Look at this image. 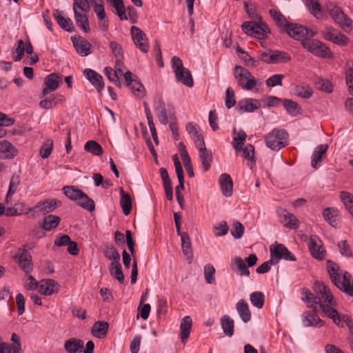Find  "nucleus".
<instances>
[{"mask_svg": "<svg viewBox=\"0 0 353 353\" xmlns=\"http://www.w3.org/2000/svg\"><path fill=\"white\" fill-rule=\"evenodd\" d=\"M314 290L316 294L317 307H319L325 316L336 323L339 322L338 312L334 308L336 302L330 290L324 283L316 281L314 285Z\"/></svg>", "mask_w": 353, "mask_h": 353, "instance_id": "obj_1", "label": "nucleus"}, {"mask_svg": "<svg viewBox=\"0 0 353 353\" xmlns=\"http://www.w3.org/2000/svg\"><path fill=\"white\" fill-rule=\"evenodd\" d=\"M328 272L332 283L341 290L353 296V279L347 272H339L335 263L330 264Z\"/></svg>", "mask_w": 353, "mask_h": 353, "instance_id": "obj_2", "label": "nucleus"}, {"mask_svg": "<svg viewBox=\"0 0 353 353\" xmlns=\"http://www.w3.org/2000/svg\"><path fill=\"white\" fill-rule=\"evenodd\" d=\"M326 10L330 17L337 23L345 32H350L353 26L352 19L339 8L333 3L326 4Z\"/></svg>", "mask_w": 353, "mask_h": 353, "instance_id": "obj_3", "label": "nucleus"}, {"mask_svg": "<svg viewBox=\"0 0 353 353\" xmlns=\"http://www.w3.org/2000/svg\"><path fill=\"white\" fill-rule=\"evenodd\" d=\"M288 134L283 129L274 128L265 137L266 145L273 150H279L288 145Z\"/></svg>", "mask_w": 353, "mask_h": 353, "instance_id": "obj_4", "label": "nucleus"}, {"mask_svg": "<svg viewBox=\"0 0 353 353\" xmlns=\"http://www.w3.org/2000/svg\"><path fill=\"white\" fill-rule=\"evenodd\" d=\"M171 63L176 80L185 86L192 88L194 85L192 74L188 68L183 67L181 59L174 56L172 58Z\"/></svg>", "mask_w": 353, "mask_h": 353, "instance_id": "obj_5", "label": "nucleus"}, {"mask_svg": "<svg viewBox=\"0 0 353 353\" xmlns=\"http://www.w3.org/2000/svg\"><path fill=\"white\" fill-rule=\"evenodd\" d=\"M234 76L238 85L244 90H250L256 85V81L252 74L241 66L234 67Z\"/></svg>", "mask_w": 353, "mask_h": 353, "instance_id": "obj_6", "label": "nucleus"}, {"mask_svg": "<svg viewBox=\"0 0 353 353\" xmlns=\"http://www.w3.org/2000/svg\"><path fill=\"white\" fill-rule=\"evenodd\" d=\"M302 46L313 54L322 58L329 57L330 49L321 41L316 39H305Z\"/></svg>", "mask_w": 353, "mask_h": 353, "instance_id": "obj_7", "label": "nucleus"}, {"mask_svg": "<svg viewBox=\"0 0 353 353\" xmlns=\"http://www.w3.org/2000/svg\"><path fill=\"white\" fill-rule=\"evenodd\" d=\"M130 32L135 46L141 52L144 53L147 52L149 50V44L144 32L137 26H132Z\"/></svg>", "mask_w": 353, "mask_h": 353, "instance_id": "obj_8", "label": "nucleus"}, {"mask_svg": "<svg viewBox=\"0 0 353 353\" xmlns=\"http://www.w3.org/2000/svg\"><path fill=\"white\" fill-rule=\"evenodd\" d=\"M308 249L311 255L316 259L323 260L325 256V250L321 240L316 235H312L308 242Z\"/></svg>", "mask_w": 353, "mask_h": 353, "instance_id": "obj_9", "label": "nucleus"}, {"mask_svg": "<svg viewBox=\"0 0 353 353\" xmlns=\"http://www.w3.org/2000/svg\"><path fill=\"white\" fill-rule=\"evenodd\" d=\"M44 83L46 88L43 90V96L57 90L62 83V77L57 73L50 74L45 78Z\"/></svg>", "mask_w": 353, "mask_h": 353, "instance_id": "obj_10", "label": "nucleus"}, {"mask_svg": "<svg viewBox=\"0 0 353 353\" xmlns=\"http://www.w3.org/2000/svg\"><path fill=\"white\" fill-rule=\"evenodd\" d=\"M72 41L76 51L81 56L85 57L91 53L92 45L86 39L78 36L72 37Z\"/></svg>", "mask_w": 353, "mask_h": 353, "instance_id": "obj_11", "label": "nucleus"}, {"mask_svg": "<svg viewBox=\"0 0 353 353\" xmlns=\"http://www.w3.org/2000/svg\"><path fill=\"white\" fill-rule=\"evenodd\" d=\"M278 214L282 219V223L285 227L290 229H297L299 227L300 222L297 218L285 209L280 208L278 210Z\"/></svg>", "mask_w": 353, "mask_h": 353, "instance_id": "obj_12", "label": "nucleus"}, {"mask_svg": "<svg viewBox=\"0 0 353 353\" xmlns=\"http://www.w3.org/2000/svg\"><path fill=\"white\" fill-rule=\"evenodd\" d=\"M59 289V284L54 279H43L39 282V290L41 294L50 296L57 292Z\"/></svg>", "mask_w": 353, "mask_h": 353, "instance_id": "obj_13", "label": "nucleus"}, {"mask_svg": "<svg viewBox=\"0 0 353 353\" xmlns=\"http://www.w3.org/2000/svg\"><path fill=\"white\" fill-rule=\"evenodd\" d=\"M285 31L293 39L301 40L305 37L308 31L307 28L303 26L289 23L286 26Z\"/></svg>", "mask_w": 353, "mask_h": 353, "instance_id": "obj_14", "label": "nucleus"}, {"mask_svg": "<svg viewBox=\"0 0 353 353\" xmlns=\"http://www.w3.org/2000/svg\"><path fill=\"white\" fill-rule=\"evenodd\" d=\"M18 154L17 149L8 141H0V159H12Z\"/></svg>", "mask_w": 353, "mask_h": 353, "instance_id": "obj_15", "label": "nucleus"}, {"mask_svg": "<svg viewBox=\"0 0 353 353\" xmlns=\"http://www.w3.org/2000/svg\"><path fill=\"white\" fill-rule=\"evenodd\" d=\"M219 184L222 194L226 196H231L233 192V182L228 174H222L219 177Z\"/></svg>", "mask_w": 353, "mask_h": 353, "instance_id": "obj_16", "label": "nucleus"}, {"mask_svg": "<svg viewBox=\"0 0 353 353\" xmlns=\"http://www.w3.org/2000/svg\"><path fill=\"white\" fill-rule=\"evenodd\" d=\"M53 16L61 28L69 32H72L74 30L72 21L70 18L65 17L62 11H60L59 10H54L53 12Z\"/></svg>", "mask_w": 353, "mask_h": 353, "instance_id": "obj_17", "label": "nucleus"}, {"mask_svg": "<svg viewBox=\"0 0 353 353\" xmlns=\"http://www.w3.org/2000/svg\"><path fill=\"white\" fill-rule=\"evenodd\" d=\"M261 103L259 100L249 98L239 101L237 108L241 112H252L259 109Z\"/></svg>", "mask_w": 353, "mask_h": 353, "instance_id": "obj_18", "label": "nucleus"}, {"mask_svg": "<svg viewBox=\"0 0 353 353\" xmlns=\"http://www.w3.org/2000/svg\"><path fill=\"white\" fill-rule=\"evenodd\" d=\"M181 239V246L183 253L188 261V263H191L193 259V253L191 247V242L189 235L187 232H183L181 234H179Z\"/></svg>", "mask_w": 353, "mask_h": 353, "instance_id": "obj_19", "label": "nucleus"}, {"mask_svg": "<svg viewBox=\"0 0 353 353\" xmlns=\"http://www.w3.org/2000/svg\"><path fill=\"white\" fill-rule=\"evenodd\" d=\"M83 73L85 77L97 89L101 90L104 88L103 77L101 74L91 69H85Z\"/></svg>", "mask_w": 353, "mask_h": 353, "instance_id": "obj_20", "label": "nucleus"}, {"mask_svg": "<svg viewBox=\"0 0 353 353\" xmlns=\"http://www.w3.org/2000/svg\"><path fill=\"white\" fill-rule=\"evenodd\" d=\"M192 321L190 316H184L180 323V335L181 342L184 344L188 339L192 329Z\"/></svg>", "mask_w": 353, "mask_h": 353, "instance_id": "obj_21", "label": "nucleus"}, {"mask_svg": "<svg viewBox=\"0 0 353 353\" xmlns=\"http://www.w3.org/2000/svg\"><path fill=\"white\" fill-rule=\"evenodd\" d=\"M236 310L243 323H246L251 319V312L244 299L239 300L236 304Z\"/></svg>", "mask_w": 353, "mask_h": 353, "instance_id": "obj_22", "label": "nucleus"}, {"mask_svg": "<svg viewBox=\"0 0 353 353\" xmlns=\"http://www.w3.org/2000/svg\"><path fill=\"white\" fill-rule=\"evenodd\" d=\"M302 301H304L309 308H311L314 312L317 311V301L316 294H312L306 288H303L301 290Z\"/></svg>", "mask_w": 353, "mask_h": 353, "instance_id": "obj_23", "label": "nucleus"}, {"mask_svg": "<svg viewBox=\"0 0 353 353\" xmlns=\"http://www.w3.org/2000/svg\"><path fill=\"white\" fill-rule=\"evenodd\" d=\"M154 110L159 122L163 125H166L168 123L167 111L165 103L161 98H159L155 102Z\"/></svg>", "mask_w": 353, "mask_h": 353, "instance_id": "obj_24", "label": "nucleus"}, {"mask_svg": "<svg viewBox=\"0 0 353 353\" xmlns=\"http://www.w3.org/2000/svg\"><path fill=\"white\" fill-rule=\"evenodd\" d=\"M328 148L327 144L319 145L314 150L312 155L311 165L314 168H316L318 163L321 161L323 156L325 154Z\"/></svg>", "mask_w": 353, "mask_h": 353, "instance_id": "obj_25", "label": "nucleus"}, {"mask_svg": "<svg viewBox=\"0 0 353 353\" xmlns=\"http://www.w3.org/2000/svg\"><path fill=\"white\" fill-rule=\"evenodd\" d=\"M83 341L77 339H70L65 342L64 347L68 353H78L82 352Z\"/></svg>", "mask_w": 353, "mask_h": 353, "instance_id": "obj_26", "label": "nucleus"}, {"mask_svg": "<svg viewBox=\"0 0 353 353\" xmlns=\"http://www.w3.org/2000/svg\"><path fill=\"white\" fill-rule=\"evenodd\" d=\"M109 325L105 321H97L92 327V333L98 339L104 338L108 332Z\"/></svg>", "mask_w": 353, "mask_h": 353, "instance_id": "obj_27", "label": "nucleus"}, {"mask_svg": "<svg viewBox=\"0 0 353 353\" xmlns=\"http://www.w3.org/2000/svg\"><path fill=\"white\" fill-rule=\"evenodd\" d=\"M19 265L26 274L32 270V256L26 250H23L19 254Z\"/></svg>", "mask_w": 353, "mask_h": 353, "instance_id": "obj_28", "label": "nucleus"}, {"mask_svg": "<svg viewBox=\"0 0 353 353\" xmlns=\"http://www.w3.org/2000/svg\"><path fill=\"white\" fill-rule=\"evenodd\" d=\"M305 4L310 13L317 19H323L321 6L318 0H306Z\"/></svg>", "mask_w": 353, "mask_h": 353, "instance_id": "obj_29", "label": "nucleus"}, {"mask_svg": "<svg viewBox=\"0 0 353 353\" xmlns=\"http://www.w3.org/2000/svg\"><path fill=\"white\" fill-rule=\"evenodd\" d=\"M283 248H286V247L283 244L278 243L277 242L271 245L270 248V257L274 261V264L278 263L282 259V256H283Z\"/></svg>", "mask_w": 353, "mask_h": 353, "instance_id": "obj_30", "label": "nucleus"}, {"mask_svg": "<svg viewBox=\"0 0 353 353\" xmlns=\"http://www.w3.org/2000/svg\"><path fill=\"white\" fill-rule=\"evenodd\" d=\"M323 216L331 225L334 226L338 223L339 210L334 208H326L323 210Z\"/></svg>", "mask_w": 353, "mask_h": 353, "instance_id": "obj_31", "label": "nucleus"}, {"mask_svg": "<svg viewBox=\"0 0 353 353\" xmlns=\"http://www.w3.org/2000/svg\"><path fill=\"white\" fill-rule=\"evenodd\" d=\"M221 325L226 336L231 337L234 334V323L228 315H223L221 318Z\"/></svg>", "mask_w": 353, "mask_h": 353, "instance_id": "obj_32", "label": "nucleus"}, {"mask_svg": "<svg viewBox=\"0 0 353 353\" xmlns=\"http://www.w3.org/2000/svg\"><path fill=\"white\" fill-rule=\"evenodd\" d=\"M120 205L125 215H128L132 210V200L128 193H125L123 188L120 190Z\"/></svg>", "mask_w": 353, "mask_h": 353, "instance_id": "obj_33", "label": "nucleus"}, {"mask_svg": "<svg viewBox=\"0 0 353 353\" xmlns=\"http://www.w3.org/2000/svg\"><path fill=\"white\" fill-rule=\"evenodd\" d=\"M232 266L236 268L237 273L241 276H250V271L245 265V261L241 257L236 256L232 261Z\"/></svg>", "mask_w": 353, "mask_h": 353, "instance_id": "obj_34", "label": "nucleus"}, {"mask_svg": "<svg viewBox=\"0 0 353 353\" xmlns=\"http://www.w3.org/2000/svg\"><path fill=\"white\" fill-rule=\"evenodd\" d=\"M81 194L77 201V204L89 212L94 211L95 208L94 201L83 192H81Z\"/></svg>", "mask_w": 353, "mask_h": 353, "instance_id": "obj_35", "label": "nucleus"}, {"mask_svg": "<svg viewBox=\"0 0 353 353\" xmlns=\"http://www.w3.org/2000/svg\"><path fill=\"white\" fill-rule=\"evenodd\" d=\"M64 100L62 95H57L50 97L48 99H45L39 102V106L44 109H52L55 107L58 103H61Z\"/></svg>", "mask_w": 353, "mask_h": 353, "instance_id": "obj_36", "label": "nucleus"}, {"mask_svg": "<svg viewBox=\"0 0 353 353\" xmlns=\"http://www.w3.org/2000/svg\"><path fill=\"white\" fill-rule=\"evenodd\" d=\"M57 206V201L55 199H49L46 200L41 203H39L34 207V208L38 209L40 212L45 214L54 210Z\"/></svg>", "mask_w": 353, "mask_h": 353, "instance_id": "obj_37", "label": "nucleus"}, {"mask_svg": "<svg viewBox=\"0 0 353 353\" xmlns=\"http://www.w3.org/2000/svg\"><path fill=\"white\" fill-rule=\"evenodd\" d=\"M77 25L84 32L90 31L89 21L85 14L79 13L77 10L74 11Z\"/></svg>", "mask_w": 353, "mask_h": 353, "instance_id": "obj_38", "label": "nucleus"}, {"mask_svg": "<svg viewBox=\"0 0 353 353\" xmlns=\"http://www.w3.org/2000/svg\"><path fill=\"white\" fill-rule=\"evenodd\" d=\"M60 221V218L57 216L48 215L43 219L42 228L43 230L49 231L55 228L59 225Z\"/></svg>", "mask_w": 353, "mask_h": 353, "instance_id": "obj_39", "label": "nucleus"}, {"mask_svg": "<svg viewBox=\"0 0 353 353\" xmlns=\"http://www.w3.org/2000/svg\"><path fill=\"white\" fill-rule=\"evenodd\" d=\"M84 149L96 156H101L103 154L102 147L93 140L87 141L84 145Z\"/></svg>", "mask_w": 353, "mask_h": 353, "instance_id": "obj_40", "label": "nucleus"}, {"mask_svg": "<svg viewBox=\"0 0 353 353\" xmlns=\"http://www.w3.org/2000/svg\"><path fill=\"white\" fill-rule=\"evenodd\" d=\"M233 138V147L236 151H241L242 146L244 144V141L246 139V134L243 130H239L238 132H234Z\"/></svg>", "mask_w": 353, "mask_h": 353, "instance_id": "obj_41", "label": "nucleus"}, {"mask_svg": "<svg viewBox=\"0 0 353 353\" xmlns=\"http://www.w3.org/2000/svg\"><path fill=\"white\" fill-rule=\"evenodd\" d=\"M63 194L70 200L77 201L81 190L75 186H65L62 189Z\"/></svg>", "mask_w": 353, "mask_h": 353, "instance_id": "obj_42", "label": "nucleus"}, {"mask_svg": "<svg viewBox=\"0 0 353 353\" xmlns=\"http://www.w3.org/2000/svg\"><path fill=\"white\" fill-rule=\"evenodd\" d=\"M199 156L201 161L204 171H208L210 168L211 163L212 161V155L211 152L206 150L199 152Z\"/></svg>", "mask_w": 353, "mask_h": 353, "instance_id": "obj_43", "label": "nucleus"}, {"mask_svg": "<svg viewBox=\"0 0 353 353\" xmlns=\"http://www.w3.org/2000/svg\"><path fill=\"white\" fill-rule=\"evenodd\" d=\"M128 87L132 91L134 94L143 97L145 94V90L141 83L137 79H134L132 82L128 85Z\"/></svg>", "mask_w": 353, "mask_h": 353, "instance_id": "obj_44", "label": "nucleus"}, {"mask_svg": "<svg viewBox=\"0 0 353 353\" xmlns=\"http://www.w3.org/2000/svg\"><path fill=\"white\" fill-rule=\"evenodd\" d=\"M340 197L345 208L353 217V195L347 192H342Z\"/></svg>", "mask_w": 353, "mask_h": 353, "instance_id": "obj_45", "label": "nucleus"}, {"mask_svg": "<svg viewBox=\"0 0 353 353\" xmlns=\"http://www.w3.org/2000/svg\"><path fill=\"white\" fill-rule=\"evenodd\" d=\"M250 300L251 303L257 308H262L264 305V295L261 292H254L250 294Z\"/></svg>", "mask_w": 353, "mask_h": 353, "instance_id": "obj_46", "label": "nucleus"}, {"mask_svg": "<svg viewBox=\"0 0 353 353\" xmlns=\"http://www.w3.org/2000/svg\"><path fill=\"white\" fill-rule=\"evenodd\" d=\"M269 13L279 27L284 28V30L286 28V26L289 23L287 22L286 19L280 12L274 9H270Z\"/></svg>", "mask_w": 353, "mask_h": 353, "instance_id": "obj_47", "label": "nucleus"}, {"mask_svg": "<svg viewBox=\"0 0 353 353\" xmlns=\"http://www.w3.org/2000/svg\"><path fill=\"white\" fill-rule=\"evenodd\" d=\"M306 326L321 327L324 325L323 321L317 316L316 313L307 314L304 318Z\"/></svg>", "mask_w": 353, "mask_h": 353, "instance_id": "obj_48", "label": "nucleus"}, {"mask_svg": "<svg viewBox=\"0 0 353 353\" xmlns=\"http://www.w3.org/2000/svg\"><path fill=\"white\" fill-rule=\"evenodd\" d=\"M294 93L301 98L309 99L312 97L313 92L307 85H301L295 88Z\"/></svg>", "mask_w": 353, "mask_h": 353, "instance_id": "obj_49", "label": "nucleus"}, {"mask_svg": "<svg viewBox=\"0 0 353 353\" xmlns=\"http://www.w3.org/2000/svg\"><path fill=\"white\" fill-rule=\"evenodd\" d=\"M290 57L282 51H274L270 54V64L286 62L290 60Z\"/></svg>", "mask_w": 353, "mask_h": 353, "instance_id": "obj_50", "label": "nucleus"}, {"mask_svg": "<svg viewBox=\"0 0 353 353\" xmlns=\"http://www.w3.org/2000/svg\"><path fill=\"white\" fill-rule=\"evenodd\" d=\"M318 89L321 91L330 93L332 92V83L327 79L323 78H318L316 81Z\"/></svg>", "mask_w": 353, "mask_h": 353, "instance_id": "obj_51", "label": "nucleus"}, {"mask_svg": "<svg viewBox=\"0 0 353 353\" xmlns=\"http://www.w3.org/2000/svg\"><path fill=\"white\" fill-rule=\"evenodd\" d=\"M215 273V269L211 264H207L204 267V276L205 281L209 284L214 283L215 280L214 274Z\"/></svg>", "mask_w": 353, "mask_h": 353, "instance_id": "obj_52", "label": "nucleus"}, {"mask_svg": "<svg viewBox=\"0 0 353 353\" xmlns=\"http://www.w3.org/2000/svg\"><path fill=\"white\" fill-rule=\"evenodd\" d=\"M104 255L110 261L121 259L119 253L117 252L116 248L112 245L106 246V248L104 251Z\"/></svg>", "mask_w": 353, "mask_h": 353, "instance_id": "obj_53", "label": "nucleus"}, {"mask_svg": "<svg viewBox=\"0 0 353 353\" xmlns=\"http://www.w3.org/2000/svg\"><path fill=\"white\" fill-rule=\"evenodd\" d=\"M338 248L341 254L345 257H351L352 253L350 245L347 241H341L338 243Z\"/></svg>", "mask_w": 353, "mask_h": 353, "instance_id": "obj_54", "label": "nucleus"}, {"mask_svg": "<svg viewBox=\"0 0 353 353\" xmlns=\"http://www.w3.org/2000/svg\"><path fill=\"white\" fill-rule=\"evenodd\" d=\"M244 232V227L239 221H234L231 230V234L235 239H240Z\"/></svg>", "mask_w": 353, "mask_h": 353, "instance_id": "obj_55", "label": "nucleus"}, {"mask_svg": "<svg viewBox=\"0 0 353 353\" xmlns=\"http://www.w3.org/2000/svg\"><path fill=\"white\" fill-rule=\"evenodd\" d=\"M225 103L228 109L233 107L236 103L234 92L231 87H228L226 90Z\"/></svg>", "mask_w": 353, "mask_h": 353, "instance_id": "obj_56", "label": "nucleus"}, {"mask_svg": "<svg viewBox=\"0 0 353 353\" xmlns=\"http://www.w3.org/2000/svg\"><path fill=\"white\" fill-rule=\"evenodd\" d=\"M284 78L283 74H274L265 81V84L268 87H274L282 85V80Z\"/></svg>", "mask_w": 353, "mask_h": 353, "instance_id": "obj_57", "label": "nucleus"}, {"mask_svg": "<svg viewBox=\"0 0 353 353\" xmlns=\"http://www.w3.org/2000/svg\"><path fill=\"white\" fill-rule=\"evenodd\" d=\"M52 145L53 142L51 140H48L42 145L40 149V155L43 159H46L50 156L52 150Z\"/></svg>", "mask_w": 353, "mask_h": 353, "instance_id": "obj_58", "label": "nucleus"}, {"mask_svg": "<svg viewBox=\"0 0 353 353\" xmlns=\"http://www.w3.org/2000/svg\"><path fill=\"white\" fill-rule=\"evenodd\" d=\"M93 10L96 14L98 19H103L106 18V13L104 8L103 1L100 3H94L92 5Z\"/></svg>", "mask_w": 353, "mask_h": 353, "instance_id": "obj_59", "label": "nucleus"}, {"mask_svg": "<svg viewBox=\"0 0 353 353\" xmlns=\"http://www.w3.org/2000/svg\"><path fill=\"white\" fill-rule=\"evenodd\" d=\"M283 106L286 111L292 115H295L298 112V104L290 99H285Z\"/></svg>", "mask_w": 353, "mask_h": 353, "instance_id": "obj_60", "label": "nucleus"}, {"mask_svg": "<svg viewBox=\"0 0 353 353\" xmlns=\"http://www.w3.org/2000/svg\"><path fill=\"white\" fill-rule=\"evenodd\" d=\"M72 5L73 11L81 10L82 12H87L90 10V6L88 0H73Z\"/></svg>", "mask_w": 353, "mask_h": 353, "instance_id": "obj_61", "label": "nucleus"}, {"mask_svg": "<svg viewBox=\"0 0 353 353\" xmlns=\"http://www.w3.org/2000/svg\"><path fill=\"white\" fill-rule=\"evenodd\" d=\"M258 25L256 22L246 21L243 23L242 30L246 34L253 37L256 31L255 27Z\"/></svg>", "mask_w": 353, "mask_h": 353, "instance_id": "obj_62", "label": "nucleus"}, {"mask_svg": "<svg viewBox=\"0 0 353 353\" xmlns=\"http://www.w3.org/2000/svg\"><path fill=\"white\" fill-rule=\"evenodd\" d=\"M110 48H111V50L114 54L116 60L123 59L121 46L118 43L115 41H111L110 43Z\"/></svg>", "mask_w": 353, "mask_h": 353, "instance_id": "obj_63", "label": "nucleus"}, {"mask_svg": "<svg viewBox=\"0 0 353 353\" xmlns=\"http://www.w3.org/2000/svg\"><path fill=\"white\" fill-rule=\"evenodd\" d=\"M20 351L17 350L14 345L3 342L0 339V353H19Z\"/></svg>", "mask_w": 353, "mask_h": 353, "instance_id": "obj_64", "label": "nucleus"}]
</instances>
